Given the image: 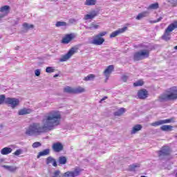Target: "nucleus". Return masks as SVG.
<instances>
[{"label": "nucleus", "mask_w": 177, "mask_h": 177, "mask_svg": "<svg viewBox=\"0 0 177 177\" xmlns=\"http://www.w3.org/2000/svg\"><path fill=\"white\" fill-rule=\"evenodd\" d=\"M62 114L58 111H51L44 115L41 122L43 126L39 123H33L29 126L26 131V135L28 136H34V135H41L48 131H53L56 127L60 125Z\"/></svg>", "instance_id": "f257e3e1"}, {"label": "nucleus", "mask_w": 177, "mask_h": 177, "mask_svg": "<svg viewBox=\"0 0 177 177\" xmlns=\"http://www.w3.org/2000/svg\"><path fill=\"white\" fill-rule=\"evenodd\" d=\"M150 50H153V47L149 48L147 50H142L133 54L134 62H139L143 59H147L150 55Z\"/></svg>", "instance_id": "f03ea898"}, {"label": "nucleus", "mask_w": 177, "mask_h": 177, "mask_svg": "<svg viewBox=\"0 0 177 177\" xmlns=\"http://www.w3.org/2000/svg\"><path fill=\"white\" fill-rule=\"evenodd\" d=\"M176 28H177V21L173 22L165 29V33L162 36V39L165 41H169V39H171V32Z\"/></svg>", "instance_id": "7ed1b4c3"}, {"label": "nucleus", "mask_w": 177, "mask_h": 177, "mask_svg": "<svg viewBox=\"0 0 177 177\" xmlns=\"http://www.w3.org/2000/svg\"><path fill=\"white\" fill-rule=\"evenodd\" d=\"M107 35V32L104 31L101 32L97 35H95L93 39V40L91 41V44H93V45H97V46H100L103 45L104 43V35Z\"/></svg>", "instance_id": "20e7f679"}, {"label": "nucleus", "mask_w": 177, "mask_h": 177, "mask_svg": "<svg viewBox=\"0 0 177 177\" xmlns=\"http://www.w3.org/2000/svg\"><path fill=\"white\" fill-rule=\"evenodd\" d=\"M5 103L6 104H10L12 109H15V107H17V106H19L20 101L17 98L7 97L5 100Z\"/></svg>", "instance_id": "39448f33"}, {"label": "nucleus", "mask_w": 177, "mask_h": 177, "mask_svg": "<svg viewBox=\"0 0 177 177\" xmlns=\"http://www.w3.org/2000/svg\"><path fill=\"white\" fill-rule=\"evenodd\" d=\"M171 122H175V118H171L169 119H165L162 120H158L151 124V127H158L163 124H171Z\"/></svg>", "instance_id": "423d86ee"}, {"label": "nucleus", "mask_w": 177, "mask_h": 177, "mask_svg": "<svg viewBox=\"0 0 177 177\" xmlns=\"http://www.w3.org/2000/svg\"><path fill=\"white\" fill-rule=\"evenodd\" d=\"M75 52H77V48L74 47L71 48L66 55H63L59 59V62H67V60H68V59H70Z\"/></svg>", "instance_id": "0eeeda50"}, {"label": "nucleus", "mask_w": 177, "mask_h": 177, "mask_svg": "<svg viewBox=\"0 0 177 177\" xmlns=\"http://www.w3.org/2000/svg\"><path fill=\"white\" fill-rule=\"evenodd\" d=\"M168 94H162L159 97V102H169V100H174V97L171 93L170 88L169 89Z\"/></svg>", "instance_id": "6e6552de"}, {"label": "nucleus", "mask_w": 177, "mask_h": 177, "mask_svg": "<svg viewBox=\"0 0 177 177\" xmlns=\"http://www.w3.org/2000/svg\"><path fill=\"white\" fill-rule=\"evenodd\" d=\"M127 30H128V27L127 26H124L122 28H119L118 30L113 32L110 35V38H115V37H117L118 35H120V34H122V32H125Z\"/></svg>", "instance_id": "1a4fd4ad"}, {"label": "nucleus", "mask_w": 177, "mask_h": 177, "mask_svg": "<svg viewBox=\"0 0 177 177\" xmlns=\"http://www.w3.org/2000/svg\"><path fill=\"white\" fill-rule=\"evenodd\" d=\"M170 150L169 147H163L161 150L158 151V156L160 158L161 157H165L166 156H169Z\"/></svg>", "instance_id": "9d476101"}, {"label": "nucleus", "mask_w": 177, "mask_h": 177, "mask_svg": "<svg viewBox=\"0 0 177 177\" xmlns=\"http://www.w3.org/2000/svg\"><path fill=\"white\" fill-rule=\"evenodd\" d=\"M52 149L55 153H60L64 149L63 144L61 142H55L53 145Z\"/></svg>", "instance_id": "9b49d317"}, {"label": "nucleus", "mask_w": 177, "mask_h": 177, "mask_svg": "<svg viewBox=\"0 0 177 177\" xmlns=\"http://www.w3.org/2000/svg\"><path fill=\"white\" fill-rule=\"evenodd\" d=\"M114 70V65H109L104 71V75L106 77V80H109V77H110V74L113 73Z\"/></svg>", "instance_id": "f8f14e48"}, {"label": "nucleus", "mask_w": 177, "mask_h": 177, "mask_svg": "<svg viewBox=\"0 0 177 177\" xmlns=\"http://www.w3.org/2000/svg\"><path fill=\"white\" fill-rule=\"evenodd\" d=\"M73 39H74V35L73 34H68L66 35L63 39H62V44H70V42H71V41H73Z\"/></svg>", "instance_id": "ddd939ff"}, {"label": "nucleus", "mask_w": 177, "mask_h": 177, "mask_svg": "<svg viewBox=\"0 0 177 177\" xmlns=\"http://www.w3.org/2000/svg\"><path fill=\"white\" fill-rule=\"evenodd\" d=\"M32 109L28 108H23L18 111L19 115H26L27 114H31Z\"/></svg>", "instance_id": "4468645a"}, {"label": "nucleus", "mask_w": 177, "mask_h": 177, "mask_svg": "<svg viewBox=\"0 0 177 177\" xmlns=\"http://www.w3.org/2000/svg\"><path fill=\"white\" fill-rule=\"evenodd\" d=\"M96 16H97V12L96 11H93L84 16V20H92V19H95Z\"/></svg>", "instance_id": "2eb2a0df"}, {"label": "nucleus", "mask_w": 177, "mask_h": 177, "mask_svg": "<svg viewBox=\"0 0 177 177\" xmlns=\"http://www.w3.org/2000/svg\"><path fill=\"white\" fill-rule=\"evenodd\" d=\"M142 128H143V127H142L141 124L135 125L131 131V134L135 135V133H138L139 131H141Z\"/></svg>", "instance_id": "dca6fc26"}, {"label": "nucleus", "mask_w": 177, "mask_h": 177, "mask_svg": "<svg viewBox=\"0 0 177 177\" xmlns=\"http://www.w3.org/2000/svg\"><path fill=\"white\" fill-rule=\"evenodd\" d=\"M50 153V149H46L43 150L42 151L39 152L37 158H39L40 157H44L45 156H49Z\"/></svg>", "instance_id": "f3484780"}, {"label": "nucleus", "mask_w": 177, "mask_h": 177, "mask_svg": "<svg viewBox=\"0 0 177 177\" xmlns=\"http://www.w3.org/2000/svg\"><path fill=\"white\" fill-rule=\"evenodd\" d=\"M148 93L146 90H140L138 93V96L139 99H146L147 97Z\"/></svg>", "instance_id": "a211bd4d"}, {"label": "nucleus", "mask_w": 177, "mask_h": 177, "mask_svg": "<svg viewBox=\"0 0 177 177\" xmlns=\"http://www.w3.org/2000/svg\"><path fill=\"white\" fill-rule=\"evenodd\" d=\"M12 148L10 147H4L1 150V154L3 156H8V154H10L12 153Z\"/></svg>", "instance_id": "6ab92c4d"}, {"label": "nucleus", "mask_w": 177, "mask_h": 177, "mask_svg": "<svg viewBox=\"0 0 177 177\" xmlns=\"http://www.w3.org/2000/svg\"><path fill=\"white\" fill-rule=\"evenodd\" d=\"M3 168H5V169H7V171H9L10 172H16L17 171V167L15 166H8V165H3Z\"/></svg>", "instance_id": "aec40b11"}, {"label": "nucleus", "mask_w": 177, "mask_h": 177, "mask_svg": "<svg viewBox=\"0 0 177 177\" xmlns=\"http://www.w3.org/2000/svg\"><path fill=\"white\" fill-rule=\"evenodd\" d=\"M169 89H170L171 93L172 94L173 99H174V100H176V99H177V86H173V87L170 88Z\"/></svg>", "instance_id": "412c9836"}, {"label": "nucleus", "mask_w": 177, "mask_h": 177, "mask_svg": "<svg viewBox=\"0 0 177 177\" xmlns=\"http://www.w3.org/2000/svg\"><path fill=\"white\" fill-rule=\"evenodd\" d=\"M58 164L59 165H65V164H67V158L66 156H60L58 158Z\"/></svg>", "instance_id": "4be33fe9"}, {"label": "nucleus", "mask_w": 177, "mask_h": 177, "mask_svg": "<svg viewBox=\"0 0 177 177\" xmlns=\"http://www.w3.org/2000/svg\"><path fill=\"white\" fill-rule=\"evenodd\" d=\"M173 127L171 125H163L160 127L161 131H164L165 132H169L172 131Z\"/></svg>", "instance_id": "5701e85b"}, {"label": "nucleus", "mask_w": 177, "mask_h": 177, "mask_svg": "<svg viewBox=\"0 0 177 177\" xmlns=\"http://www.w3.org/2000/svg\"><path fill=\"white\" fill-rule=\"evenodd\" d=\"M160 8L158 3H155L149 5L147 8L148 10H156V9H158Z\"/></svg>", "instance_id": "b1692460"}, {"label": "nucleus", "mask_w": 177, "mask_h": 177, "mask_svg": "<svg viewBox=\"0 0 177 177\" xmlns=\"http://www.w3.org/2000/svg\"><path fill=\"white\" fill-rule=\"evenodd\" d=\"M125 113V109L124 108L119 109L117 111L114 113V115L120 117Z\"/></svg>", "instance_id": "393cba45"}, {"label": "nucleus", "mask_w": 177, "mask_h": 177, "mask_svg": "<svg viewBox=\"0 0 177 177\" xmlns=\"http://www.w3.org/2000/svg\"><path fill=\"white\" fill-rule=\"evenodd\" d=\"M9 6H4L0 8V12L1 13H4L5 15H8L9 13Z\"/></svg>", "instance_id": "a878e982"}, {"label": "nucleus", "mask_w": 177, "mask_h": 177, "mask_svg": "<svg viewBox=\"0 0 177 177\" xmlns=\"http://www.w3.org/2000/svg\"><path fill=\"white\" fill-rule=\"evenodd\" d=\"M147 15H149V11H145L143 12H141L138 15V16L136 17V19L140 20V19H143V17H146Z\"/></svg>", "instance_id": "bb28decb"}, {"label": "nucleus", "mask_w": 177, "mask_h": 177, "mask_svg": "<svg viewBox=\"0 0 177 177\" xmlns=\"http://www.w3.org/2000/svg\"><path fill=\"white\" fill-rule=\"evenodd\" d=\"M96 78V75L93 74H89L86 77H84V81H93Z\"/></svg>", "instance_id": "cd10ccee"}, {"label": "nucleus", "mask_w": 177, "mask_h": 177, "mask_svg": "<svg viewBox=\"0 0 177 177\" xmlns=\"http://www.w3.org/2000/svg\"><path fill=\"white\" fill-rule=\"evenodd\" d=\"M84 5L86 6H92L96 5V0H86Z\"/></svg>", "instance_id": "c85d7f7f"}, {"label": "nucleus", "mask_w": 177, "mask_h": 177, "mask_svg": "<svg viewBox=\"0 0 177 177\" xmlns=\"http://www.w3.org/2000/svg\"><path fill=\"white\" fill-rule=\"evenodd\" d=\"M67 26V22L66 21H57L55 24L56 27H66Z\"/></svg>", "instance_id": "c756f323"}, {"label": "nucleus", "mask_w": 177, "mask_h": 177, "mask_svg": "<svg viewBox=\"0 0 177 177\" xmlns=\"http://www.w3.org/2000/svg\"><path fill=\"white\" fill-rule=\"evenodd\" d=\"M85 92V88L82 87H77L74 88V93H82Z\"/></svg>", "instance_id": "7c9ffc66"}, {"label": "nucleus", "mask_w": 177, "mask_h": 177, "mask_svg": "<svg viewBox=\"0 0 177 177\" xmlns=\"http://www.w3.org/2000/svg\"><path fill=\"white\" fill-rule=\"evenodd\" d=\"M64 92L66 93H74V88L70 86H66L64 88Z\"/></svg>", "instance_id": "2f4dec72"}, {"label": "nucleus", "mask_w": 177, "mask_h": 177, "mask_svg": "<svg viewBox=\"0 0 177 177\" xmlns=\"http://www.w3.org/2000/svg\"><path fill=\"white\" fill-rule=\"evenodd\" d=\"M140 166L139 165H138V164H133V165H131L130 166H129V169L131 170V171H136V169H138V168H139Z\"/></svg>", "instance_id": "473e14b6"}, {"label": "nucleus", "mask_w": 177, "mask_h": 177, "mask_svg": "<svg viewBox=\"0 0 177 177\" xmlns=\"http://www.w3.org/2000/svg\"><path fill=\"white\" fill-rule=\"evenodd\" d=\"M24 28H26V30H30V28H34V25L32 24H28V23H24L23 24Z\"/></svg>", "instance_id": "72a5a7b5"}, {"label": "nucleus", "mask_w": 177, "mask_h": 177, "mask_svg": "<svg viewBox=\"0 0 177 177\" xmlns=\"http://www.w3.org/2000/svg\"><path fill=\"white\" fill-rule=\"evenodd\" d=\"M42 144L39 142H35L32 145V149H38V147H41Z\"/></svg>", "instance_id": "f704fd0d"}, {"label": "nucleus", "mask_w": 177, "mask_h": 177, "mask_svg": "<svg viewBox=\"0 0 177 177\" xmlns=\"http://www.w3.org/2000/svg\"><path fill=\"white\" fill-rule=\"evenodd\" d=\"M46 73H48V74H50L52 73H55V68H53L52 66H48L46 68Z\"/></svg>", "instance_id": "c9c22d12"}, {"label": "nucleus", "mask_w": 177, "mask_h": 177, "mask_svg": "<svg viewBox=\"0 0 177 177\" xmlns=\"http://www.w3.org/2000/svg\"><path fill=\"white\" fill-rule=\"evenodd\" d=\"M53 161H55V158H53L52 156H49L46 158V164L47 165H49V164L52 163Z\"/></svg>", "instance_id": "e433bc0d"}, {"label": "nucleus", "mask_w": 177, "mask_h": 177, "mask_svg": "<svg viewBox=\"0 0 177 177\" xmlns=\"http://www.w3.org/2000/svg\"><path fill=\"white\" fill-rule=\"evenodd\" d=\"M134 86H142L143 85V81L138 80L133 83Z\"/></svg>", "instance_id": "4c0bfd02"}, {"label": "nucleus", "mask_w": 177, "mask_h": 177, "mask_svg": "<svg viewBox=\"0 0 177 177\" xmlns=\"http://www.w3.org/2000/svg\"><path fill=\"white\" fill-rule=\"evenodd\" d=\"M90 28H91V30H97V28H99V25H96L95 23H91L90 24Z\"/></svg>", "instance_id": "58836bf2"}, {"label": "nucleus", "mask_w": 177, "mask_h": 177, "mask_svg": "<svg viewBox=\"0 0 177 177\" xmlns=\"http://www.w3.org/2000/svg\"><path fill=\"white\" fill-rule=\"evenodd\" d=\"M169 3L173 7L177 6V0H170V1H169Z\"/></svg>", "instance_id": "ea45409f"}, {"label": "nucleus", "mask_w": 177, "mask_h": 177, "mask_svg": "<svg viewBox=\"0 0 177 177\" xmlns=\"http://www.w3.org/2000/svg\"><path fill=\"white\" fill-rule=\"evenodd\" d=\"M5 100H6V97H5V95H0V104H2Z\"/></svg>", "instance_id": "a19ab883"}, {"label": "nucleus", "mask_w": 177, "mask_h": 177, "mask_svg": "<svg viewBox=\"0 0 177 177\" xmlns=\"http://www.w3.org/2000/svg\"><path fill=\"white\" fill-rule=\"evenodd\" d=\"M129 78V77L128 75H122L121 77L122 81H123V82H127V81H128V79Z\"/></svg>", "instance_id": "79ce46f5"}, {"label": "nucleus", "mask_w": 177, "mask_h": 177, "mask_svg": "<svg viewBox=\"0 0 177 177\" xmlns=\"http://www.w3.org/2000/svg\"><path fill=\"white\" fill-rule=\"evenodd\" d=\"M23 153V150L21 149H17L16 151L14 153V156H20Z\"/></svg>", "instance_id": "37998d69"}, {"label": "nucleus", "mask_w": 177, "mask_h": 177, "mask_svg": "<svg viewBox=\"0 0 177 177\" xmlns=\"http://www.w3.org/2000/svg\"><path fill=\"white\" fill-rule=\"evenodd\" d=\"M35 74L36 77H39V75H41V70H39V69L35 70Z\"/></svg>", "instance_id": "c03bdc74"}, {"label": "nucleus", "mask_w": 177, "mask_h": 177, "mask_svg": "<svg viewBox=\"0 0 177 177\" xmlns=\"http://www.w3.org/2000/svg\"><path fill=\"white\" fill-rule=\"evenodd\" d=\"M8 15L3 13V12H1L0 14V20H2V19H3V17H5V16H7Z\"/></svg>", "instance_id": "a18cd8bd"}, {"label": "nucleus", "mask_w": 177, "mask_h": 177, "mask_svg": "<svg viewBox=\"0 0 177 177\" xmlns=\"http://www.w3.org/2000/svg\"><path fill=\"white\" fill-rule=\"evenodd\" d=\"M106 99H109V97L104 96L102 99L100 100V103H102L104 100H106Z\"/></svg>", "instance_id": "49530a36"}, {"label": "nucleus", "mask_w": 177, "mask_h": 177, "mask_svg": "<svg viewBox=\"0 0 177 177\" xmlns=\"http://www.w3.org/2000/svg\"><path fill=\"white\" fill-rule=\"evenodd\" d=\"M53 166L57 167V162H56V159H54V160H53Z\"/></svg>", "instance_id": "de8ad7c7"}, {"label": "nucleus", "mask_w": 177, "mask_h": 177, "mask_svg": "<svg viewBox=\"0 0 177 177\" xmlns=\"http://www.w3.org/2000/svg\"><path fill=\"white\" fill-rule=\"evenodd\" d=\"M162 19V17H160L156 21H153V23H158L159 21H161Z\"/></svg>", "instance_id": "09e8293b"}, {"label": "nucleus", "mask_w": 177, "mask_h": 177, "mask_svg": "<svg viewBox=\"0 0 177 177\" xmlns=\"http://www.w3.org/2000/svg\"><path fill=\"white\" fill-rule=\"evenodd\" d=\"M70 23H77V19H70Z\"/></svg>", "instance_id": "8fccbe9b"}, {"label": "nucleus", "mask_w": 177, "mask_h": 177, "mask_svg": "<svg viewBox=\"0 0 177 177\" xmlns=\"http://www.w3.org/2000/svg\"><path fill=\"white\" fill-rule=\"evenodd\" d=\"M84 28L86 29V30H92V28H91V26H84Z\"/></svg>", "instance_id": "3c124183"}, {"label": "nucleus", "mask_w": 177, "mask_h": 177, "mask_svg": "<svg viewBox=\"0 0 177 177\" xmlns=\"http://www.w3.org/2000/svg\"><path fill=\"white\" fill-rule=\"evenodd\" d=\"M15 50H19L20 49V46H17L15 48Z\"/></svg>", "instance_id": "603ef678"}, {"label": "nucleus", "mask_w": 177, "mask_h": 177, "mask_svg": "<svg viewBox=\"0 0 177 177\" xmlns=\"http://www.w3.org/2000/svg\"><path fill=\"white\" fill-rule=\"evenodd\" d=\"M57 77H59V74H55V75H54V78H56Z\"/></svg>", "instance_id": "864d4df0"}, {"label": "nucleus", "mask_w": 177, "mask_h": 177, "mask_svg": "<svg viewBox=\"0 0 177 177\" xmlns=\"http://www.w3.org/2000/svg\"><path fill=\"white\" fill-rule=\"evenodd\" d=\"M19 23V19H17V21L15 22V24H18Z\"/></svg>", "instance_id": "5fc2aeb1"}, {"label": "nucleus", "mask_w": 177, "mask_h": 177, "mask_svg": "<svg viewBox=\"0 0 177 177\" xmlns=\"http://www.w3.org/2000/svg\"><path fill=\"white\" fill-rule=\"evenodd\" d=\"M174 49H175L176 50H177V46H176L174 47Z\"/></svg>", "instance_id": "6e6d98bb"}, {"label": "nucleus", "mask_w": 177, "mask_h": 177, "mask_svg": "<svg viewBox=\"0 0 177 177\" xmlns=\"http://www.w3.org/2000/svg\"><path fill=\"white\" fill-rule=\"evenodd\" d=\"M113 1H115V2H117V1H120V0H113Z\"/></svg>", "instance_id": "4d7b16f0"}, {"label": "nucleus", "mask_w": 177, "mask_h": 177, "mask_svg": "<svg viewBox=\"0 0 177 177\" xmlns=\"http://www.w3.org/2000/svg\"><path fill=\"white\" fill-rule=\"evenodd\" d=\"M140 177H146V176H141Z\"/></svg>", "instance_id": "13d9d810"}]
</instances>
